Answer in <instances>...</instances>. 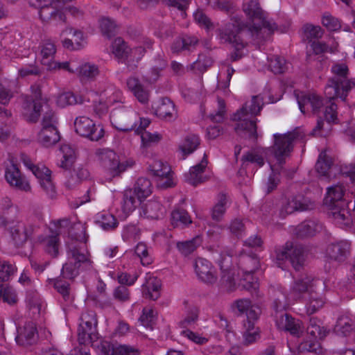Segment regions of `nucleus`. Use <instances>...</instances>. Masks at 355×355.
<instances>
[{
    "label": "nucleus",
    "instance_id": "f257e3e1",
    "mask_svg": "<svg viewBox=\"0 0 355 355\" xmlns=\"http://www.w3.org/2000/svg\"><path fill=\"white\" fill-rule=\"evenodd\" d=\"M263 104V97L261 94L253 96L250 105L246 103L234 114L233 120L238 121L234 130L239 136L253 141L257 139L256 116L261 112Z\"/></svg>",
    "mask_w": 355,
    "mask_h": 355
},
{
    "label": "nucleus",
    "instance_id": "f03ea898",
    "mask_svg": "<svg viewBox=\"0 0 355 355\" xmlns=\"http://www.w3.org/2000/svg\"><path fill=\"white\" fill-rule=\"evenodd\" d=\"M345 188L341 184L329 187L324 199V204L328 208V215L337 223L346 225L352 223V216L349 204L352 202L345 200L343 196Z\"/></svg>",
    "mask_w": 355,
    "mask_h": 355
},
{
    "label": "nucleus",
    "instance_id": "7ed1b4c3",
    "mask_svg": "<svg viewBox=\"0 0 355 355\" xmlns=\"http://www.w3.org/2000/svg\"><path fill=\"white\" fill-rule=\"evenodd\" d=\"M331 71L333 76L327 81L325 94L329 101L335 98H340L345 101L349 92L355 87V82L349 78V68L345 63H335Z\"/></svg>",
    "mask_w": 355,
    "mask_h": 355
},
{
    "label": "nucleus",
    "instance_id": "20e7f679",
    "mask_svg": "<svg viewBox=\"0 0 355 355\" xmlns=\"http://www.w3.org/2000/svg\"><path fill=\"white\" fill-rule=\"evenodd\" d=\"M218 38L223 42L231 44L234 51L230 54L231 62H236L244 56L243 49L248 45L245 37L251 35L249 30L243 29L237 21L227 23L216 31Z\"/></svg>",
    "mask_w": 355,
    "mask_h": 355
},
{
    "label": "nucleus",
    "instance_id": "39448f33",
    "mask_svg": "<svg viewBox=\"0 0 355 355\" xmlns=\"http://www.w3.org/2000/svg\"><path fill=\"white\" fill-rule=\"evenodd\" d=\"M243 10L246 15L252 21L258 20L257 24H254L252 30L249 29L252 36L260 40H267L277 29V25L270 20H267L259 0H250L244 3Z\"/></svg>",
    "mask_w": 355,
    "mask_h": 355
},
{
    "label": "nucleus",
    "instance_id": "423d86ee",
    "mask_svg": "<svg viewBox=\"0 0 355 355\" xmlns=\"http://www.w3.org/2000/svg\"><path fill=\"white\" fill-rule=\"evenodd\" d=\"M304 136V133L298 129L285 134L276 133L273 135L274 143L269 150L279 165L285 164L286 159L290 157L293 150L294 143L302 139Z\"/></svg>",
    "mask_w": 355,
    "mask_h": 355
},
{
    "label": "nucleus",
    "instance_id": "0eeeda50",
    "mask_svg": "<svg viewBox=\"0 0 355 355\" xmlns=\"http://www.w3.org/2000/svg\"><path fill=\"white\" fill-rule=\"evenodd\" d=\"M273 309L276 312L275 322L277 328L281 331L290 333L294 337L300 338L304 331L302 321L284 311V304L279 300H274Z\"/></svg>",
    "mask_w": 355,
    "mask_h": 355
},
{
    "label": "nucleus",
    "instance_id": "6e6552de",
    "mask_svg": "<svg viewBox=\"0 0 355 355\" xmlns=\"http://www.w3.org/2000/svg\"><path fill=\"white\" fill-rule=\"evenodd\" d=\"M306 337L298 345L300 352H316L320 347L319 340L324 338L329 331L320 325V321L315 318L309 320L306 328Z\"/></svg>",
    "mask_w": 355,
    "mask_h": 355
},
{
    "label": "nucleus",
    "instance_id": "1a4fd4ad",
    "mask_svg": "<svg viewBox=\"0 0 355 355\" xmlns=\"http://www.w3.org/2000/svg\"><path fill=\"white\" fill-rule=\"evenodd\" d=\"M61 150L63 153V159L61 161L60 166L64 169V177L68 178L66 185L70 188L86 180L89 177V171L86 168H79L74 171V175H73L71 168L76 159L74 150L67 145L62 146Z\"/></svg>",
    "mask_w": 355,
    "mask_h": 355
},
{
    "label": "nucleus",
    "instance_id": "9d476101",
    "mask_svg": "<svg viewBox=\"0 0 355 355\" xmlns=\"http://www.w3.org/2000/svg\"><path fill=\"white\" fill-rule=\"evenodd\" d=\"M95 155L102 165L107 168L114 177L119 175L128 168L132 167L135 164V162L131 159L125 161L119 160V156L108 148L97 149Z\"/></svg>",
    "mask_w": 355,
    "mask_h": 355
},
{
    "label": "nucleus",
    "instance_id": "9b49d317",
    "mask_svg": "<svg viewBox=\"0 0 355 355\" xmlns=\"http://www.w3.org/2000/svg\"><path fill=\"white\" fill-rule=\"evenodd\" d=\"M97 318L94 312H89L84 315L82 318V322L79 324L78 329V340L80 345H89L96 346L94 343L98 338L97 332Z\"/></svg>",
    "mask_w": 355,
    "mask_h": 355
},
{
    "label": "nucleus",
    "instance_id": "f8f14e48",
    "mask_svg": "<svg viewBox=\"0 0 355 355\" xmlns=\"http://www.w3.org/2000/svg\"><path fill=\"white\" fill-rule=\"evenodd\" d=\"M276 258L278 261L289 259L294 269L300 270L305 261L304 249L302 245L287 241L281 248L275 250Z\"/></svg>",
    "mask_w": 355,
    "mask_h": 355
},
{
    "label": "nucleus",
    "instance_id": "ddd939ff",
    "mask_svg": "<svg viewBox=\"0 0 355 355\" xmlns=\"http://www.w3.org/2000/svg\"><path fill=\"white\" fill-rule=\"evenodd\" d=\"M135 113L128 107L120 105L113 109L110 114L112 126L121 132H128L137 125Z\"/></svg>",
    "mask_w": 355,
    "mask_h": 355
},
{
    "label": "nucleus",
    "instance_id": "4468645a",
    "mask_svg": "<svg viewBox=\"0 0 355 355\" xmlns=\"http://www.w3.org/2000/svg\"><path fill=\"white\" fill-rule=\"evenodd\" d=\"M74 128L78 135L92 141H99L105 134L104 129L100 125H96L91 119L84 116L76 119Z\"/></svg>",
    "mask_w": 355,
    "mask_h": 355
},
{
    "label": "nucleus",
    "instance_id": "2eb2a0df",
    "mask_svg": "<svg viewBox=\"0 0 355 355\" xmlns=\"http://www.w3.org/2000/svg\"><path fill=\"white\" fill-rule=\"evenodd\" d=\"M39 227L30 219L26 221L19 220L9 228L11 238L17 247H21L31 238Z\"/></svg>",
    "mask_w": 355,
    "mask_h": 355
},
{
    "label": "nucleus",
    "instance_id": "dca6fc26",
    "mask_svg": "<svg viewBox=\"0 0 355 355\" xmlns=\"http://www.w3.org/2000/svg\"><path fill=\"white\" fill-rule=\"evenodd\" d=\"M315 279L308 275L296 278L290 289V295L295 300L306 299L313 292Z\"/></svg>",
    "mask_w": 355,
    "mask_h": 355
},
{
    "label": "nucleus",
    "instance_id": "f3484780",
    "mask_svg": "<svg viewBox=\"0 0 355 355\" xmlns=\"http://www.w3.org/2000/svg\"><path fill=\"white\" fill-rule=\"evenodd\" d=\"M5 178L7 182L12 187L23 191H30L31 187L26 180V177L22 175L17 165L10 162V164L7 166L5 171Z\"/></svg>",
    "mask_w": 355,
    "mask_h": 355
},
{
    "label": "nucleus",
    "instance_id": "a211bd4d",
    "mask_svg": "<svg viewBox=\"0 0 355 355\" xmlns=\"http://www.w3.org/2000/svg\"><path fill=\"white\" fill-rule=\"evenodd\" d=\"M97 347L103 355H139L140 351L138 348L118 343L103 340L98 344Z\"/></svg>",
    "mask_w": 355,
    "mask_h": 355
},
{
    "label": "nucleus",
    "instance_id": "6ab92c4d",
    "mask_svg": "<svg viewBox=\"0 0 355 355\" xmlns=\"http://www.w3.org/2000/svg\"><path fill=\"white\" fill-rule=\"evenodd\" d=\"M38 339L36 325L33 322H28L23 327L17 328V335L15 338L17 345L28 347L35 345Z\"/></svg>",
    "mask_w": 355,
    "mask_h": 355
},
{
    "label": "nucleus",
    "instance_id": "aec40b11",
    "mask_svg": "<svg viewBox=\"0 0 355 355\" xmlns=\"http://www.w3.org/2000/svg\"><path fill=\"white\" fill-rule=\"evenodd\" d=\"M195 271L198 278L207 284L216 282L217 275L211 263L203 258H198L195 261Z\"/></svg>",
    "mask_w": 355,
    "mask_h": 355
},
{
    "label": "nucleus",
    "instance_id": "412c9836",
    "mask_svg": "<svg viewBox=\"0 0 355 355\" xmlns=\"http://www.w3.org/2000/svg\"><path fill=\"white\" fill-rule=\"evenodd\" d=\"M297 103L300 111L305 114L306 112L311 109L314 114L320 112V110L324 105V99L315 94H303L301 96H297Z\"/></svg>",
    "mask_w": 355,
    "mask_h": 355
},
{
    "label": "nucleus",
    "instance_id": "4be33fe9",
    "mask_svg": "<svg viewBox=\"0 0 355 355\" xmlns=\"http://www.w3.org/2000/svg\"><path fill=\"white\" fill-rule=\"evenodd\" d=\"M69 259L81 268V270H89L92 268V261L85 250L77 245H70L68 249Z\"/></svg>",
    "mask_w": 355,
    "mask_h": 355
},
{
    "label": "nucleus",
    "instance_id": "5701e85b",
    "mask_svg": "<svg viewBox=\"0 0 355 355\" xmlns=\"http://www.w3.org/2000/svg\"><path fill=\"white\" fill-rule=\"evenodd\" d=\"M326 253L329 259L343 262L350 254V243L345 241L331 243L328 245Z\"/></svg>",
    "mask_w": 355,
    "mask_h": 355
},
{
    "label": "nucleus",
    "instance_id": "b1692460",
    "mask_svg": "<svg viewBox=\"0 0 355 355\" xmlns=\"http://www.w3.org/2000/svg\"><path fill=\"white\" fill-rule=\"evenodd\" d=\"M334 332L338 336H352L355 340V324L348 315L343 314L338 316L334 327Z\"/></svg>",
    "mask_w": 355,
    "mask_h": 355
},
{
    "label": "nucleus",
    "instance_id": "393cba45",
    "mask_svg": "<svg viewBox=\"0 0 355 355\" xmlns=\"http://www.w3.org/2000/svg\"><path fill=\"white\" fill-rule=\"evenodd\" d=\"M313 205L303 196L299 195L288 199L283 205L282 212L291 214L295 211H303L312 209Z\"/></svg>",
    "mask_w": 355,
    "mask_h": 355
},
{
    "label": "nucleus",
    "instance_id": "a878e982",
    "mask_svg": "<svg viewBox=\"0 0 355 355\" xmlns=\"http://www.w3.org/2000/svg\"><path fill=\"white\" fill-rule=\"evenodd\" d=\"M149 170L154 176L166 178L165 182L162 184V187L165 188L173 187V183L170 177L171 170L166 163H164L160 160H155L153 164L149 166Z\"/></svg>",
    "mask_w": 355,
    "mask_h": 355
},
{
    "label": "nucleus",
    "instance_id": "bb28decb",
    "mask_svg": "<svg viewBox=\"0 0 355 355\" xmlns=\"http://www.w3.org/2000/svg\"><path fill=\"white\" fill-rule=\"evenodd\" d=\"M239 268L243 271V277H251L259 267V261L255 255L241 254L239 258Z\"/></svg>",
    "mask_w": 355,
    "mask_h": 355
},
{
    "label": "nucleus",
    "instance_id": "cd10ccee",
    "mask_svg": "<svg viewBox=\"0 0 355 355\" xmlns=\"http://www.w3.org/2000/svg\"><path fill=\"white\" fill-rule=\"evenodd\" d=\"M321 224L313 220H306L299 224L295 229V234L298 238L304 239L315 236L320 231Z\"/></svg>",
    "mask_w": 355,
    "mask_h": 355
},
{
    "label": "nucleus",
    "instance_id": "c85d7f7f",
    "mask_svg": "<svg viewBox=\"0 0 355 355\" xmlns=\"http://www.w3.org/2000/svg\"><path fill=\"white\" fill-rule=\"evenodd\" d=\"M60 135L57 128H41L37 133V141L44 147H50L57 144Z\"/></svg>",
    "mask_w": 355,
    "mask_h": 355
},
{
    "label": "nucleus",
    "instance_id": "c756f323",
    "mask_svg": "<svg viewBox=\"0 0 355 355\" xmlns=\"http://www.w3.org/2000/svg\"><path fill=\"white\" fill-rule=\"evenodd\" d=\"M160 281L156 277H150L147 279L146 282L142 285L143 296L152 300H156L160 296Z\"/></svg>",
    "mask_w": 355,
    "mask_h": 355
},
{
    "label": "nucleus",
    "instance_id": "7c9ffc66",
    "mask_svg": "<svg viewBox=\"0 0 355 355\" xmlns=\"http://www.w3.org/2000/svg\"><path fill=\"white\" fill-rule=\"evenodd\" d=\"M207 159L206 154L204 155L200 163L192 166L189 174L187 175V181L193 186H196L200 183H202L204 180L201 176L204 172L205 168L207 165Z\"/></svg>",
    "mask_w": 355,
    "mask_h": 355
},
{
    "label": "nucleus",
    "instance_id": "2f4dec72",
    "mask_svg": "<svg viewBox=\"0 0 355 355\" xmlns=\"http://www.w3.org/2000/svg\"><path fill=\"white\" fill-rule=\"evenodd\" d=\"M171 223L173 227L184 228L191 224L192 220L185 209L178 208L171 212Z\"/></svg>",
    "mask_w": 355,
    "mask_h": 355
},
{
    "label": "nucleus",
    "instance_id": "473e14b6",
    "mask_svg": "<svg viewBox=\"0 0 355 355\" xmlns=\"http://www.w3.org/2000/svg\"><path fill=\"white\" fill-rule=\"evenodd\" d=\"M99 26L103 35L109 39L118 33L119 26L116 21L110 17H101L99 19Z\"/></svg>",
    "mask_w": 355,
    "mask_h": 355
},
{
    "label": "nucleus",
    "instance_id": "72a5a7b5",
    "mask_svg": "<svg viewBox=\"0 0 355 355\" xmlns=\"http://www.w3.org/2000/svg\"><path fill=\"white\" fill-rule=\"evenodd\" d=\"M155 114L160 119L170 120L175 114V105L168 98H162L155 110Z\"/></svg>",
    "mask_w": 355,
    "mask_h": 355
},
{
    "label": "nucleus",
    "instance_id": "f704fd0d",
    "mask_svg": "<svg viewBox=\"0 0 355 355\" xmlns=\"http://www.w3.org/2000/svg\"><path fill=\"white\" fill-rule=\"evenodd\" d=\"M133 192L137 196L139 202L147 198L152 193V184L150 180L143 177L138 178L135 184Z\"/></svg>",
    "mask_w": 355,
    "mask_h": 355
},
{
    "label": "nucleus",
    "instance_id": "c9c22d12",
    "mask_svg": "<svg viewBox=\"0 0 355 355\" xmlns=\"http://www.w3.org/2000/svg\"><path fill=\"white\" fill-rule=\"evenodd\" d=\"M143 214L150 219H158L163 216L164 208L157 200H150L142 207Z\"/></svg>",
    "mask_w": 355,
    "mask_h": 355
},
{
    "label": "nucleus",
    "instance_id": "e433bc0d",
    "mask_svg": "<svg viewBox=\"0 0 355 355\" xmlns=\"http://www.w3.org/2000/svg\"><path fill=\"white\" fill-rule=\"evenodd\" d=\"M131 49L121 37H116L112 43V53L120 60H125L130 56Z\"/></svg>",
    "mask_w": 355,
    "mask_h": 355
},
{
    "label": "nucleus",
    "instance_id": "4c0bfd02",
    "mask_svg": "<svg viewBox=\"0 0 355 355\" xmlns=\"http://www.w3.org/2000/svg\"><path fill=\"white\" fill-rule=\"evenodd\" d=\"M135 193L132 189H126L123 193L122 210L125 214H130L137 207L139 201L135 198Z\"/></svg>",
    "mask_w": 355,
    "mask_h": 355
},
{
    "label": "nucleus",
    "instance_id": "58836bf2",
    "mask_svg": "<svg viewBox=\"0 0 355 355\" xmlns=\"http://www.w3.org/2000/svg\"><path fill=\"white\" fill-rule=\"evenodd\" d=\"M227 196L220 193L218 197V202L211 209V218L215 221H220L226 211Z\"/></svg>",
    "mask_w": 355,
    "mask_h": 355
},
{
    "label": "nucleus",
    "instance_id": "ea45409f",
    "mask_svg": "<svg viewBox=\"0 0 355 355\" xmlns=\"http://www.w3.org/2000/svg\"><path fill=\"white\" fill-rule=\"evenodd\" d=\"M332 164L331 158L327 156L324 152H322L315 164V170L321 176L327 177Z\"/></svg>",
    "mask_w": 355,
    "mask_h": 355
},
{
    "label": "nucleus",
    "instance_id": "a19ab883",
    "mask_svg": "<svg viewBox=\"0 0 355 355\" xmlns=\"http://www.w3.org/2000/svg\"><path fill=\"white\" fill-rule=\"evenodd\" d=\"M44 107L46 110L41 121L42 128H57L58 120L55 112L46 103Z\"/></svg>",
    "mask_w": 355,
    "mask_h": 355
},
{
    "label": "nucleus",
    "instance_id": "79ce46f5",
    "mask_svg": "<svg viewBox=\"0 0 355 355\" xmlns=\"http://www.w3.org/2000/svg\"><path fill=\"white\" fill-rule=\"evenodd\" d=\"M303 40L308 41L309 43L313 42V40H318L323 35V31L319 26L306 24L302 28Z\"/></svg>",
    "mask_w": 355,
    "mask_h": 355
},
{
    "label": "nucleus",
    "instance_id": "37998d69",
    "mask_svg": "<svg viewBox=\"0 0 355 355\" xmlns=\"http://www.w3.org/2000/svg\"><path fill=\"white\" fill-rule=\"evenodd\" d=\"M78 74L82 80H94L99 74V69L96 64L85 63L79 67Z\"/></svg>",
    "mask_w": 355,
    "mask_h": 355
},
{
    "label": "nucleus",
    "instance_id": "c03bdc74",
    "mask_svg": "<svg viewBox=\"0 0 355 355\" xmlns=\"http://www.w3.org/2000/svg\"><path fill=\"white\" fill-rule=\"evenodd\" d=\"M200 245V239L196 236L191 240L178 242L177 248L182 254L187 256L192 253Z\"/></svg>",
    "mask_w": 355,
    "mask_h": 355
},
{
    "label": "nucleus",
    "instance_id": "a18cd8bd",
    "mask_svg": "<svg viewBox=\"0 0 355 355\" xmlns=\"http://www.w3.org/2000/svg\"><path fill=\"white\" fill-rule=\"evenodd\" d=\"M200 145L199 137L195 135L187 136L180 149L184 155L192 153Z\"/></svg>",
    "mask_w": 355,
    "mask_h": 355
},
{
    "label": "nucleus",
    "instance_id": "49530a36",
    "mask_svg": "<svg viewBox=\"0 0 355 355\" xmlns=\"http://www.w3.org/2000/svg\"><path fill=\"white\" fill-rule=\"evenodd\" d=\"M80 270H81V268L69 259L62 266L61 275L64 279L73 280L79 275Z\"/></svg>",
    "mask_w": 355,
    "mask_h": 355
},
{
    "label": "nucleus",
    "instance_id": "de8ad7c7",
    "mask_svg": "<svg viewBox=\"0 0 355 355\" xmlns=\"http://www.w3.org/2000/svg\"><path fill=\"white\" fill-rule=\"evenodd\" d=\"M242 166H246L248 163L256 164L259 167L264 165L263 156L254 150L248 151L241 157Z\"/></svg>",
    "mask_w": 355,
    "mask_h": 355
},
{
    "label": "nucleus",
    "instance_id": "09e8293b",
    "mask_svg": "<svg viewBox=\"0 0 355 355\" xmlns=\"http://www.w3.org/2000/svg\"><path fill=\"white\" fill-rule=\"evenodd\" d=\"M96 223L99 227L105 231L114 230L119 224L117 219L113 215L110 214H102L101 219L96 220Z\"/></svg>",
    "mask_w": 355,
    "mask_h": 355
},
{
    "label": "nucleus",
    "instance_id": "8fccbe9b",
    "mask_svg": "<svg viewBox=\"0 0 355 355\" xmlns=\"http://www.w3.org/2000/svg\"><path fill=\"white\" fill-rule=\"evenodd\" d=\"M50 282L53 284L55 289L62 296L65 301L69 299L70 285L60 277L51 279Z\"/></svg>",
    "mask_w": 355,
    "mask_h": 355
},
{
    "label": "nucleus",
    "instance_id": "3c124183",
    "mask_svg": "<svg viewBox=\"0 0 355 355\" xmlns=\"http://www.w3.org/2000/svg\"><path fill=\"white\" fill-rule=\"evenodd\" d=\"M212 63L213 60L210 57L205 54H199L197 60L191 64V68L203 73L212 65Z\"/></svg>",
    "mask_w": 355,
    "mask_h": 355
},
{
    "label": "nucleus",
    "instance_id": "603ef678",
    "mask_svg": "<svg viewBox=\"0 0 355 355\" xmlns=\"http://www.w3.org/2000/svg\"><path fill=\"white\" fill-rule=\"evenodd\" d=\"M59 234H52L46 239V251L53 257L58 254Z\"/></svg>",
    "mask_w": 355,
    "mask_h": 355
},
{
    "label": "nucleus",
    "instance_id": "864d4df0",
    "mask_svg": "<svg viewBox=\"0 0 355 355\" xmlns=\"http://www.w3.org/2000/svg\"><path fill=\"white\" fill-rule=\"evenodd\" d=\"M16 270L17 268L15 265L6 261L0 263V282H4L8 281Z\"/></svg>",
    "mask_w": 355,
    "mask_h": 355
},
{
    "label": "nucleus",
    "instance_id": "5fc2aeb1",
    "mask_svg": "<svg viewBox=\"0 0 355 355\" xmlns=\"http://www.w3.org/2000/svg\"><path fill=\"white\" fill-rule=\"evenodd\" d=\"M234 311L238 315L245 314L250 308H252V302L249 299H239L232 305Z\"/></svg>",
    "mask_w": 355,
    "mask_h": 355
},
{
    "label": "nucleus",
    "instance_id": "6e6d98bb",
    "mask_svg": "<svg viewBox=\"0 0 355 355\" xmlns=\"http://www.w3.org/2000/svg\"><path fill=\"white\" fill-rule=\"evenodd\" d=\"M241 286L244 289L251 292L252 295H257L259 284L257 279L254 277L252 275H251V277H244L241 282Z\"/></svg>",
    "mask_w": 355,
    "mask_h": 355
},
{
    "label": "nucleus",
    "instance_id": "4d7b16f0",
    "mask_svg": "<svg viewBox=\"0 0 355 355\" xmlns=\"http://www.w3.org/2000/svg\"><path fill=\"white\" fill-rule=\"evenodd\" d=\"M269 67L274 73H282L284 72L286 69V60L282 57L274 56L270 60Z\"/></svg>",
    "mask_w": 355,
    "mask_h": 355
},
{
    "label": "nucleus",
    "instance_id": "13d9d810",
    "mask_svg": "<svg viewBox=\"0 0 355 355\" xmlns=\"http://www.w3.org/2000/svg\"><path fill=\"white\" fill-rule=\"evenodd\" d=\"M198 309L192 306L189 309L186 318L180 322V325L182 328H187L193 324L198 319Z\"/></svg>",
    "mask_w": 355,
    "mask_h": 355
},
{
    "label": "nucleus",
    "instance_id": "bf43d9fd",
    "mask_svg": "<svg viewBox=\"0 0 355 355\" xmlns=\"http://www.w3.org/2000/svg\"><path fill=\"white\" fill-rule=\"evenodd\" d=\"M195 21L200 24L203 26L207 30L214 28V24L211 19L205 15L202 10H197L193 14Z\"/></svg>",
    "mask_w": 355,
    "mask_h": 355
},
{
    "label": "nucleus",
    "instance_id": "052dcab7",
    "mask_svg": "<svg viewBox=\"0 0 355 355\" xmlns=\"http://www.w3.org/2000/svg\"><path fill=\"white\" fill-rule=\"evenodd\" d=\"M306 300H309L307 304V311L309 314L315 313L318 310L322 308L324 305V300L321 297H316L313 296V293L311 295L308 296Z\"/></svg>",
    "mask_w": 355,
    "mask_h": 355
},
{
    "label": "nucleus",
    "instance_id": "680f3d73",
    "mask_svg": "<svg viewBox=\"0 0 355 355\" xmlns=\"http://www.w3.org/2000/svg\"><path fill=\"white\" fill-rule=\"evenodd\" d=\"M78 101L73 93L68 92L60 94L58 97L57 103L61 107L76 104Z\"/></svg>",
    "mask_w": 355,
    "mask_h": 355
},
{
    "label": "nucleus",
    "instance_id": "e2e57ef3",
    "mask_svg": "<svg viewBox=\"0 0 355 355\" xmlns=\"http://www.w3.org/2000/svg\"><path fill=\"white\" fill-rule=\"evenodd\" d=\"M135 254L141 259L143 265H149L151 259L148 257L147 246L144 243H139L135 248Z\"/></svg>",
    "mask_w": 355,
    "mask_h": 355
},
{
    "label": "nucleus",
    "instance_id": "0e129e2a",
    "mask_svg": "<svg viewBox=\"0 0 355 355\" xmlns=\"http://www.w3.org/2000/svg\"><path fill=\"white\" fill-rule=\"evenodd\" d=\"M155 315L153 310L150 309H144L142 315L139 318V321L143 326L153 329L154 324Z\"/></svg>",
    "mask_w": 355,
    "mask_h": 355
},
{
    "label": "nucleus",
    "instance_id": "69168bd1",
    "mask_svg": "<svg viewBox=\"0 0 355 355\" xmlns=\"http://www.w3.org/2000/svg\"><path fill=\"white\" fill-rule=\"evenodd\" d=\"M56 51L55 46L54 44L51 42H46L42 46V49L41 50V54L42 55V64H46L48 67L53 63H49V62H46L45 60L48 59L50 57H52Z\"/></svg>",
    "mask_w": 355,
    "mask_h": 355
},
{
    "label": "nucleus",
    "instance_id": "338daca9",
    "mask_svg": "<svg viewBox=\"0 0 355 355\" xmlns=\"http://www.w3.org/2000/svg\"><path fill=\"white\" fill-rule=\"evenodd\" d=\"M217 263L221 271H227L232 268V258L228 253L223 252L220 254Z\"/></svg>",
    "mask_w": 355,
    "mask_h": 355
},
{
    "label": "nucleus",
    "instance_id": "774afa93",
    "mask_svg": "<svg viewBox=\"0 0 355 355\" xmlns=\"http://www.w3.org/2000/svg\"><path fill=\"white\" fill-rule=\"evenodd\" d=\"M1 298L4 302L10 305H14L17 302V296L15 292L8 286L3 285Z\"/></svg>",
    "mask_w": 355,
    "mask_h": 355
}]
</instances>
